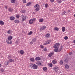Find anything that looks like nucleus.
I'll use <instances>...</instances> for the list:
<instances>
[{
    "label": "nucleus",
    "instance_id": "nucleus-42",
    "mask_svg": "<svg viewBox=\"0 0 75 75\" xmlns=\"http://www.w3.org/2000/svg\"><path fill=\"white\" fill-rule=\"evenodd\" d=\"M45 7L46 8H47V7H48V4H45Z\"/></svg>",
    "mask_w": 75,
    "mask_h": 75
},
{
    "label": "nucleus",
    "instance_id": "nucleus-20",
    "mask_svg": "<svg viewBox=\"0 0 75 75\" xmlns=\"http://www.w3.org/2000/svg\"><path fill=\"white\" fill-rule=\"evenodd\" d=\"M37 65H41V63L40 62H37L36 63Z\"/></svg>",
    "mask_w": 75,
    "mask_h": 75
},
{
    "label": "nucleus",
    "instance_id": "nucleus-27",
    "mask_svg": "<svg viewBox=\"0 0 75 75\" xmlns=\"http://www.w3.org/2000/svg\"><path fill=\"white\" fill-rule=\"evenodd\" d=\"M65 68L66 69H68L69 68V66L67 64H66Z\"/></svg>",
    "mask_w": 75,
    "mask_h": 75
},
{
    "label": "nucleus",
    "instance_id": "nucleus-29",
    "mask_svg": "<svg viewBox=\"0 0 75 75\" xmlns=\"http://www.w3.org/2000/svg\"><path fill=\"white\" fill-rule=\"evenodd\" d=\"M11 32H12V31L9 30L7 31V33H8V34H11Z\"/></svg>",
    "mask_w": 75,
    "mask_h": 75
},
{
    "label": "nucleus",
    "instance_id": "nucleus-31",
    "mask_svg": "<svg viewBox=\"0 0 75 75\" xmlns=\"http://www.w3.org/2000/svg\"><path fill=\"white\" fill-rule=\"evenodd\" d=\"M47 67H44L43 68V71H45L47 70Z\"/></svg>",
    "mask_w": 75,
    "mask_h": 75
},
{
    "label": "nucleus",
    "instance_id": "nucleus-43",
    "mask_svg": "<svg viewBox=\"0 0 75 75\" xmlns=\"http://www.w3.org/2000/svg\"><path fill=\"white\" fill-rule=\"evenodd\" d=\"M23 1L24 3H25L27 2V1L26 0H23Z\"/></svg>",
    "mask_w": 75,
    "mask_h": 75
},
{
    "label": "nucleus",
    "instance_id": "nucleus-49",
    "mask_svg": "<svg viewBox=\"0 0 75 75\" xmlns=\"http://www.w3.org/2000/svg\"><path fill=\"white\" fill-rule=\"evenodd\" d=\"M40 48H42V49H43V48H44V46H43V45H40Z\"/></svg>",
    "mask_w": 75,
    "mask_h": 75
},
{
    "label": "nucleus",
    "instance_id": "nucleus-5",
    "mask_svg": "<svg viewBox=\"0 0 75 75\" xmlns=\"http://www.w3.org/2000/svg\"><path fill=\"white\" fill-rule=\"evenodd\" d=\"M59 45L60 44L59 43H56L54 45L53 47L54 48H59Z\"/></svg>",
    "mask_w": 75,
    "mask_h": 75
},
{
    "label": "nucleus",
    "instance_id": "nucleus-38",
    "mask_svg": "<svg viewBox=\"0 0 75 75\" xmlns=\"http://www.w3.org/2000/svg\"><path fill=\"white\" fill-rule=\"evenodd\" d=\"M49 66L50 67H52V64H49Z\"/></svg>",
    "mask_w": 75,
    "mask_h": 75
},
{
    "label": "nucleus",
    "instance_id": "nucleus-6",
    "mask_svg": "<svg viewBox=\"0 0 75 75\" xmlns=\"http://www.w3.org/2000/svg\"><path fill=\"white\" fill-rule=\"evenodd\" d=\"M35 21V18L30 20L29 21V24H33V21Z\"/></svg>",
    "mask_w": 75,
    "mask_h": 75
},
{
    "label": "nucleus",
    "instance_id": "nucleus-36",
    "mask_svg": "<svg viewBox=\"0 0 75 75\" xmlns=\"http://www.w3.org/2000/svg\"><path fill=\"white\" fill-rule=\"evenodd\" d=\"M16 17L17 18H19L20 17V15L18 14H17L16 16Z\"/></svg>",
    "mask_w": 75,
    "mask_h": 75
},
{
    "label": "nucleus",
    "instance_id": "nucleus-26",
    "mask_svg": "<svg viewBox=\"0 0 75 75\" xmlns=\"http://www.w3.org/2000/svg\"><path fill=\"white\" fill-rule=\"evenodd\" d=\"M52 63L54 64H57V61L55 60H54L52 61Z\"/></svg>",
    "mask_w": 75,
    "mask_h": 75
},
{
    "label": "nucleus",
    "instance_id": "nucleus-58",
    "mask_svg": "<svg viewBox=\"0 0 75 75\" xmlns=\"http://www.w3.org/2000/svg\"><path fill=\"white\" fill-rule=\"evenodd\" d=\"M74 17H75V14H74Z\"/></svg>",
    "mask_w": 75,
    "mask_h": 75
},
{
    "label": "nucleus",
    "instance_id": "nucleus-25",
    "mask_svg": "<svg viewBox=\"0 0 75 75\" xmlns=\"http://www.w3.org/2000/svg\"><path fill=\"white\" fill-rule=\"evenodd\" d=\"M15 19V18L13 16H11L10 17V20H14Z\"/></svg>",
    "mask_w": 75,
    "mask_h": 75
},
{
    "label": "nucleus",
    "instance_id": "nucleus-11",
    "mask_svg": "<svg viewBox=\"0 0 75 75\" xmlns=\"http://www.w3.org/2000/svg\"><path fill=\"white\" fill-rule=\"evenodd\" d=\"M19 52L20 54L21 55H23L24 54V51L23 50H21Z\"/></svg>",
    "mask_w": 75,
    "mask_h": 75
},
{
    "label": "nucleus",
    "instance_id": "nucleus-44",
    "mask_svg": "<svg viewBox=\"0 0 75 75\" xmlns=\"http://www.w3.org/2000/svg\"><path fill=\"white\" fill-rule=\"evenodd\" d=\"M64 40H67L68 39V37L66 36L64 38Z\"/></svg>",
    "mask_w": 75,
    "mask_h": 75
},
{
    "label": "nucleus",
    "instance_id": "nucleus-8",
    "mask_svg": "<svg viewBox=\"0 0 75 75\" xmlns=\"http://www.w3.org/2000/svg\"><path fill=\"white\" fill-rule=\"evenodd\" d=\"M46 28V26H45L44 25L40 29V31H42V30H44Z\"/></svg>",
    "mask_w": 75,
    "mask_h": 75
},
{
    "label": "nucleus",
    "instance_id": "nucleus-41",
    "mask_svg": "<svg viewBox=\"0 0 75 75\" xmlns=\"http://www.w3.org/2000/svg\"><path fill=\"white\" fill-rule=\"evenodd\" d=\"M8 11L9 12H11V11H12V9H11V8H9Z\"/></svg>",
    "mask_w": 75,
    "mask_h": 75
},
{
    "label": "nucleus",
    "instance_id": "nucleus-48",
    "mask_svg": "<svg viewBox=\"0 0 75 75\" xmlns=\"http://www.w3.org/2000/svg\"><path fill=\"white\" fill-rule=\"evenodd\" d=\"M30 44L31 45H32L33 44V41L31 42H30Z\"/></svg>",
    "mask_w": 75,
    "mask_h": 75
},
{
    "label": "nucleus",
    "instance_id": "nucleus-55",
    "mask_svg": "<svg viewBox=\"0 0 75 75\" xmlns=\"http://www.w3.org/2000/svg\"><path fill=\"white\" fill-rule=\"evenodd\" d=\"M72 54V52H71L69 53V55H71V54Z\"/></svg>",
    "mask_w": 75,
    "mask_h": 75
},
{
    "label": "nucleus",
    "instance_id": "nucleus-47",
    "mask_svg": "<svg viewBox=\"0 0 75 75\" xmlns=\"http://www.w3.org/2000/svg\"><path fill=\"white\" fill-rule=\"evenodd\" d=\"M50 1L52 3H54V0H50Z\"/></svg>",
    "mask_w": 75,
    "mask_h": 75
},
{
    "label": "nucleus",
    "instance_id": "nucleus-7",
    "mask_svg": "<svg viewBox=\"0 0 75 75\" xmlns=\"http://www.w3.org/2000/svg\"><path fill=\"white\" fill-rule=\"evenodd\" d=\"M50 37V34L49 33H47L46 34V35L45 36V38H49Z\"/></svg>",
    "mask_w": 75,
    "mask_h": 75
},
{
    "label": "nucleus",
    "instance_id": "nucleus-57",
    "mask_svg": "<svg viewBox=\"0 0 75 75\" xmlns=\"http://www.w3.org/2000/svg\"><path fill=\"white\" fill-rule=\"evenodd\" d=\"M1 64L0 63V67H1Z\"/></svg>",
    "mask_w": 75,
    "mask_h": 75
},
{
    "label": "nucleus",
    "instance_id": "nucleus-39",
    "mask_svg": "<svg viewBox=\"0 0 75 75\" xmlns=\"http://www.w3.org/2000/svg\"><path fill=\"white\" fill-rule=\"evenodd\" d=\"M13 57H12L11 55H9L8 56V58H12Z\"/></svg>",
    "mask_w": 75,
    "mask_h": 75
},
{
    "label": "nucleus",
    "instance_id": "nucleus-50",
    "mask_svg": "<svg viewBox=\"0 0 75 75\" xmlns=\"http://www.w3.org/2000/svg\"><path fill=\"white\" fill-rule=\"evenodd\" d=\"M50 54H51V55H52H52H54V52H50Z\"/></svg>",
    "mask_w": 75,
    "mask_h": 75
},
{
    "label": "nucleus",
    "instance_id": "nucleus-34",
    "mask_svg": "<svg viewBox=\"0 0 75 75\" xmlns=\"http://www.w3.org/2000/svg\"><path fill=\"white\" fill-rule=\"evenodd\" d=\"M59 64L60 65H62L63 64V61L62 60L60 61L59 62Z\"/></svg>",
    "mask_w": 75,
    "mask_h": 75
},
{
    "label": "nucleus",
    "instance_id": "nucleus-28",
    "mask_svg": "<svg viewBox=\"0 0 75 75\" xmlns=\"http://www.w3.org/2000/svg\"><path fill=\"white\" fill-rule=\"evenodd\" d=\"M54 30H57V31H59V28L57 27H55L54 28Z\"/></svg>",
    "mask_w": 75,
    "mask_h": 75
},
{
    "label": "nucleus",
    "instance_id": "nucleus-37",
    "mask_svg": "<svg viewBox=\"0 0 75 75\" xmlns=\"http://www.w3.org/2000/svg\"><path fill=\"white\" fill-rule=\"evenodd\" d=\"M57 2L58 3H61V2H62V1H61V0H57Z\"/></svg>",
    "mask_w": 75,
    "mask_h": 75
},
{
    "label": "nucleus",
    "instance_id": "nucleus-53",
    "mask_svg": "<svg viewBox=\"0 0 75 75\" xmlns=\"http://www.w3.org/2000/svg\"><path fill=\"white\" fill-rule=\"evenodd\" d=\"M1 71L2 72H4V70H3V69H1Z\"/></svg>",
    "mask_w": 75,
    "mask_h": 75
},
{
    "label": "nucleus",
    "instance_id": "nucleus-35",
    "mask_svg": "<svg viewBox=\"0 0 75 75\" xmlns=\"http://www.w3.org/2000/svg\"><path fill=\"white\" fill-rule=\"evenodd\" d=\"M33 32H32V31H30L28 33V35H31L32 34H33Z\"/></svg>",
    "mask_w": 75,
    "mask_h": 75
},
{
    "label": "nucleus",
    "instance_id": "nucleus-1",
    "mask_svg": "<svg viewBox=\"0 0 75 75\" xmlns=\"http://www.w3.org/2000/svg\"><path fill=\"white\" fill-rule=\"evenodd\" d=\"M34 7L35 8V11L36 12L37 11H39V10H40V9L39 8V7H40V6H39V5L38 4H36L34 6Z\"/></svg>",
    "mask_w": 75,
    "mask_h": 75
},
{
    "label": "nucleus",
    "instance_id": "nucleus-24",
    "mask_svg": "<svg viewBox=\"0 0 75 75\" xmlns=\"http://www.w3.org/2000/svg\"><path fill=\"white\" fill-rule=\"evenodd\" d=\"M63 49V48L62 47V46H61V47L59 50H58V51H59V52H60V51H61Z\"/></svg>",
    "mask_w": 75,
    "mask_h": 75
},
{
    "label": "nucleus",
    "instance_id": "nucleus-30",
    "mask_svg": "<svg viewBox=\"0 0 75 75\" xmlns=\"http://www.w3.org/2000/svg\"><path fill=\"white\" fill-rule=\"evenodd\" d=\"M42 21H43V19H40L39 20V23H41V22H42Z\"/></svg>",
    "mask_w": 75,
    "mask_h": 75
},
{
    "label": "nucleus",
    "instance_id": "nucleus-40",
    "mask_svg": "<svg viewBox=\"0 0 75 75\" xmlns=\"http://www.w3.org/2000/svg\"><path fill=\"white\" fill-rule=\"evenodd\" d=\"M65 13H67V12L66 11H64L62 13V15H64V14H65Z\"/></svg>",
    "mask_w": 75,
    "mask_h": 75
},
{
    "label": "nucleus",
    "instance_id": "nucleus-23",
    "mask_svg": "<svg viewBox=\"0 0 75 75\" xmlns=\"http://www.w3.org/2000/svg\"><path fill=\"white\" fill-rule=\"evenodd\" d=\"M9 64V62L8 61H7L5 63V65H8Z\"/></svg>",
    "mask_w": 75,
    "mask_h": 75
},
{
    "label": "nucleus",
    "instance_id": "nucleus-46",
    "mask_svg": "<svg viewBox=\"0 0 75 75\" xmlns=\"http://www.w3.org/2000/svg\"><path fill=\"white\" fill-rule=\"evenodd\" d=\"M21 13H25V11L24 10H23L22 11H21Z\"/></svg>",
    "mask_w": 75,
    "mask_h": 75
},
{
    "label": "nucleus",
    "instance_id": "nucleus-17",
    "mask_svg": "<svg viewBox=\"0 0 75 75\" xmlns=\"http://www.w3.org/2000/svg\"><path fill=\"white\" fill-rule=\"evenodd\" d=\"M36 41H37V39L35 38H34L32 40V41H33V42H35Z\"/></svg>",
    "mask_w": 75,
    "mask_h": 75
},
{
    "label": "nucleus",
    "instance_id": "nucleus-33",
    "mask_svg": "<svg viewBox=\"0 0 75 75\" xmlns=\"http://www.w3.org/2000/svg\"><path fill=\"white\" fill-rule=\"evenodd\" d=\"M68 59L66 58L64 60V62H68Z\"/></svg>",
    "mask_w": 75,
    "mask_h": 75
},
{
    "label": "nucleus",
    "instance_id": "nucleus-12",
    "mask_svg": "<svg viewBox=\"0 0 75 75\" xmlns=\"http://www.w3.org/2000/svg\"><path fill=\"white\" fill-rule=\"evenodd\" d=\"M41 60V58L40 57H36L35 58V61H40V60Z\"/></svg>",
    "mask_w": 75,
    "mask_h": 75
},
{
    "label": "nucleus",
    "instance_id": "nucleus-13",
    "mask_svg": "<svg viewBox=\"0 0 75 75\" xmlns=\"http://www.w3.org/2000/svg\"><path fill=\"white\" fill-rule=\"evenodd\" d=\"M6 42L8 44H11V43H12L11 41L10 40H7L6 41Z\"/></svg>",
    "mask_w": 75,
    "mask_h": 75
},
{
    "label": "nucleus",
    "instance_id": "nucleus-19",
    "mask_svg": "<svg viewBox=\"0 0 75 75\" xmlns=\"http://www.w3.org/2000/svg\"><path fill=\"white\" fill-rule=\"evenodd\" d=\"M58 51V48H55L54 50V51L56 52H57Z\"/></svg>",
    "mask_w": 75,
    "mask_h": 75
},
{
    "label": "nucleus",
    "instance_id": "nucleus-22",
    "mask_svg": "<svg viewBox=\"0 0 75 75\" xmlns=\"http://www.w3.org/2000/svg\"><path fill=\"white\" fill-rule=\"evenodd\" d=\"M62 31L63 32H64V31H65V27H63L62 28Z\"/></svg>",
    "mask_w": 75,
    "mask_h": 75
},
{
    "label": "nucleus",
    "instance_id": "nucleus-4",
    "mask_svg": "<svg viewBox=\"0 0 75 75\" xmlns=\"http://www.w3.org/2000/svg\"><path fill=\"white\" fill-rule=\"evenodd\" d=\"M53 69L55 72H57L58 71V70H59V68L57 66H55L53 68Z\"/></svg>",
    "mask_w": 75,
    "mask_h": 75
},
{
    "label": "nucleus",
    "instance_id": "nucleus-56",
    "mask_svg": "<svg viewBox=\"0 0 75 75\" xmlns=\"http://www.w3.org/2000/svg\"><path fill=\"white\" fill-rule=\"evenodd\" d=\"M70 11H71L70 10H69L68 11V12L69 13V12H70Z\"/></svg>",
    "mask_w": 75,
    "mask_h": 75
},
{
    "label": "nucleus",
    "instance_id": "nucleus-21",
    "mask_svg": "<svg viewBox=\"0 0 75 75\" xmlns=\"http://www.w3.org/2000/svg\"><path fill=\"white\" fill-rule=\"evenodd\" d=\"M14 22L16 23H20V21L18 20H15L14 21Z\"/></svg>",
    "mask_w": 75,
    "mask_h": 75
},
{
    "label": "nucleus",
    "instance_id": "nucleus-9",
    "mask_svg": "<svg viewBox=\"0 0 75 75\" xmlns=\"http://www.w3.org/2000/svg\"><path fill=\"white\" fill-rule=\"evenodd\" d=\"M51 42V40H47L46 42V43H45V45H46V44H49L50 43V42Z\"/></svg>",
    "mask_w": 75,
    "mask_h": 75
},
{
    "label": "nucleus",
    "instance_id": "nucleus-18",
    "mask_svg": "<svg viewBox=\"0 0 75 75\" xmlns=\"http://www.w3.org/2000/svg\"><path fill=\"white\" fill-rule=\"evenodd\" d=\"M16 0H11V3H16Z\"/></svg>",
    "mask_w": 75,
    "mask_h": 75
},
{
    "label": "nucleus",
    "instance_id": "nucleus-32",
    "mask_svg": "<svg viewBox=\"0 0 75 75\" xmlns=\"http://www.w3.org/2000/svg\"><path fill=\"white\" fill-rule=\"evenodd\" d=\"M31 4V2H30L29 3H28V4H27L26 6H30V4Z\"/></svg>",
    "mask_w": 75,
    "mask_h": 75
},
{
    "label": "nucleus",
    "instance_id": "nucleus-54",
    "mask_svg": "<svg viewBox=\"0 0 75 75\" xmlns=\"http://www.w3.org/2000/svg\"><path fill=\"white\" fill-rule=\"evenodd\" d=\"M5 8H6V9H7V6H5Z\"/></svg>",
    "mask_w": 75,
    "mask_h": 75
},
{
    "label": "nucleus",
    "instance_id": "nucleus-16",
    "mask_svg": "<svg viewBox=\"0 0 75 75\" xmlns=\"http://www.w3.org/2000/svg\"><path fill=\"white\" fill-rule=\"evenodd\" d=\"M9 61L10 62H14V60L13 59H9Z\"/></svg>",
    "mask_w": 75,
    "mask_h": 75
},
{
    "label": "nucleus",
    "instance_id": "nucleus-2",
    "mask_svg": "<svg viewBox=\"0 0 75 75\" xmlns=\"http://www.w3.org/2000/svg\"><path fill=\"white\" fill-rule=\"evenodd\" d=\"M30 67L31 68H33V69H37V65L33 63H31L30 64Z\"/></svg>",
    "mask_w": 75,
    "mask_h": 75
},
{
    "label": "nucleus",
    "instance_id": "nucleus-52",
    "mask_svg": "<svg viewBox=\"0 0 75 75\" xmlns=\"http://www.w3.org/2000/svg\"><path fill=\"white\" fill-rule=\"evenodd\" d=\"M44 51H47V48H45L44 49Z\"/></svg>",
    "mask_w": 75,
    "mask_h": 75
},
{
    "label": "nucleus",
    "instance_id": "nucleus-45",
    "mask_svg": "<svg viewBox=\"0 0 75 75\" xmlns=\"http://www.w3.org/2000/svg\"><path fill=\"white\" fill-rule=\"evenodd\" d=\"M52 55H51V53H50L48 55V56L49 57H52Z\"/></svg>",
    "mask_w": 75,
    "mask_h": 75
},
{
    "label": "nucleus",
    "instance_id": "nucleus-51",
    "mask_svg": "<svg viewBox=\"0 0 75 75\" xmlns=\"http://www.w3.org/2000/svg\"><path fill=\"white\" fill-rule=\"evenodd\" d=\"M18 42H18V40H17L16 41V44H18Z\"/></svg>",
    "mask_w": 75,
    "mask_h": 75
},
{
    "label": "nucleus",
    "instance_id": "nucleus-3",
    "mask_svg": "<svg viewBox=\"0 0 75 75\" xmlns=\"http://www.w3.org/2000/svg\"><path fill=\"white\" fill-rule=\"evenodd\" d=\"M21 16H22V21L23 22V21H24L26 19V16H24L23 15H21Z\"/></svg>",
    "mask_w": 75,
    "mask_h": 75
},
{
    "label": "nucleus",
    "instance_id": "nucleus-10",
    "mask_svg": "<svg viewBox=\"0 0 75 75\" xmlns=\"http://www.w3.org/2000/svg\"><path fill=\"white\" fill-rule=\"evenodd\" d=\"M13 38L12 36H9L8 37V40H11Z\"/></svg>",
    "mask_w": 75,
    "mask_h": 75
},
{
    "label": "nucleus",
    "instance_id": "nucleus-14",
    "mask_svg": "<svg viewBox=\"0 0 75 75\" xmlns=\"http://www.w3.org/2000/svg\"><path fill=\"white\" fill-rule=\"evenodd\" d=\"M4 24V23L3 22V21H0V24L1 25H3Z\"/></svg>",
    "mask_w": 75,
    "mask_h": 75
},
{
    "label": "nucleus",
    "instance_id": "nucleus-15",
    "mask_svg": "<svg viewBox=\"0 0 75 75\" xmlns=\"http://www.w3.org/2000/svg\"><path fill=\"white\" fill-rule=\"evenodd\" d=\"M30 61H31V62H34V61H35L34 58L33 57L30 58Z\"/></svg>",
    "mask_w": 75,
    "mask_h": 75
}]
</instances>
